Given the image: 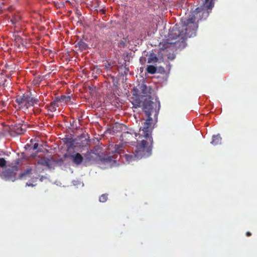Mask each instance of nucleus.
<instances>
[{
    "instance_id": "obj_1",
    "label": "nucleus",
    "mask_w": 257,
    "mask_h": 257,
    "mask_svg": "<svg viewBox=\"0 0 257 257\" xmlns=\"http://www.w3.org/2000/svg\"><path fill=\"white\" fill-rule=\"evenodd\" d=\"M209 13L202 7L196 8L187 19H182L180 24L175 25L170 30L168 38L160 43L161 49L174 50L184 47L186 39L196 35L199 21L206 19Z\"/></svg>"
},
{
    "instance_id": "obj_2",
    "label": "nucleus",
    "mask_w": 257,
    "mask_h": 257,
    "mask_svg": "<svg viewBox=\"0 0 257 257\" xmlns=\"http://www.w3.org/2000/svg\"><path fill=\"white\" fill-rule=\"evenodd\" d=\"M139 89V95H141L142 99H144L143 111L147 117L144 125L153 127V123L157 121L160 108V102L157 98L153 101L154 98L150 95L151 89L145 84L141 85Z\"/></svg>"
},
{
    "instance_id": "obj_3",
    "label": "nucleus",
    "mask_w": 257,
    "mask_h": 257,
    "mask_svg": "<svg viewBox=\"0 0 257 257\" xmlns=\"http://www.w3.org/2000/svg\"><path fill=\"white\" fill-rule=\"evenodd\" d=\"M153 127L143 125L142 130L140 129L139 138L142 140L136 146L135 153L123 155L125 161L130 163L143 157H148L151 154L153 140L152 132Z\"/></svg>"
},
{
    "instance_id": "obj_4",
    "label": "nucleus",
    "mask_w": 257,
    "mask_h": 257,
    "mask_svg": "<svg viewBox=\"0 0 257 257\" xmlns=\"http://www.w3.org/2000/svg\"><path fill=\"white\" fill-rule=\"evenodd\" d=\"M63 163L62 159H55L52 157H41L37 161L38 165L46 166L49 169L54 168L57 165L61 166Z\"/></svg>"
},
{
    "instance_id": "obj_5",
    "label": "nucleus",
    "mask_w": 257,
    "mask_h": 257,
    "mask_svg": "<svg viewBox=\"0 0 257 257\" xmlns=\"http://www.w3.org/2000/svg\"><path fill=\"white\" fill-rule=\"evenodd\" d=\"M137 136V134L136 133L132 134L127 132H124L121 136V141L124 143L134 145L137 141V139H136Z\"/></svg>"
},
{
    "instance_id": "obj_6",
    "label": "nucleus",
    "mask_w": 257,
    "mask_h": 257,
    "mask_svg": "<svg viewBox=\"0 0 257 257\" xmlns=\"http://www.w3.org/2000/svg\"><path fill=\"white\" fill-rule=\"evenodd\" d=\"M29 94H24L21 96H18L16 102L18 104L19 108L27 109L29 102Z\"/></svg>"
},
{
    "instance_id": "obj_7",
    "label": "nucleus",
    "mask_w": 257,
    "mask_h": 257,
    "mask_svg": "<svg viewBox=\"0 0 257 257\" xmlns=\"http://www.w3.org/2000/svg\"><path fill=\"white\" fill-rule=\"evenodd\" d=\"M131 102L133 105V107L136 108L141 107L142 103H144V99L141 98V95L138 94L137 93H134L131 97Z\"/></svg>"
},
{
    "instance_id": "obj_8",
    "label": "nucleus",
    "mask_w": 257,
    "mask_h": 257,
    "mask_svg": "<svg viewBox=\"0 0 257 257\" xmlns=\"http://www.w3.org/2000/svg\"><path fill=\"white\" fill-rule=\"evenodd\" d=\"M2 175L7 180L14 181L16 179V173L9 169L4 171L2 172Z\"/></svg>"
},
{
    "instance_id": "obj_9",
    "label": "nucleus",
    "mask_w": 257,
    "mask_h": 257,
    "mask_svg": "<svg viewBox=\"0 0 257 257\" xmlns=\"http://www.w3.org/2000/svg\"><path fill=\"white\" fill-rule=\"evenodd\" d=\"M71 158L73 159V162L77 165L81 164L83 160V157L78 153L75 155H71Z\"/></svg>"
},
{
    "instance_id": "obj_10",
    "label": "nucleus",
    "mask_w": 257,
    "mask_h": 257,
    "mask_svg": "<svg viewBox=\"0 0 257 257\" xmlns=\"http://www.w3.org/2000/svg\"><path fill=\"white\" fill-rule=\"evenodd\" d=\"M109 150L113 153L121 154L122 152V145H112L109 146Z\"/></svg>"
},
{
    "instance_id": "obj_11",
    "label": "nucleus",
    "mask_w": 257,
    "mask_h": 257,
    "mask_svg": "<svg viewBox=\"0 0 257 257\" xmlns=\"http://www.w3.org/2000/svg\"><path fill=\"white\" fill-rule=\"evenodd\" d=\"M214 5V0H205L201 7L207 11L209 10L211 11L213 8Z\"/></svg>"
},
{
    "instance_id": "obj_12",
    "label": "nucleus",
    "mask_w": 257,
    "mask_h": 257,
    "mask_svg": "<svg viewBox=\"0 0 257 257\" xmlns=\"http://www.w3.org/2000/svg\"><path fill=\"white\" fill-rule=\"evenodd\" d=\"M32 169L31 167H29L19 175V178L22 179L23 178L29 177L32 174Z\"/></svg>"
},
{
    "instance_id": "obj_13",
    "label": "nucleus",
    "mask_w": 257,
    "mask_h": 257,
    "mask_svg": "<svg viewBox=\"0 0 257 257\" xmlns=\"http://www.w3.org/2000/svg\"><path fill=\"white\" fill-rule=\"evenodd\" d=\"M57 100L52 101L50 103L48 106V110L51 112H54L56 110L57 108L59 106Z\"/></svg>"
},
{
    "instance_id": "obj_14",
    "label": "nucleus",
    "mask_w": 257,
    "mask_h": 257,
    "mask_svg": "<svg viewBox=\"0 0 257 257\" xmlns=\"http://www.w3.org/2000/svg\"><path fill=\"white\" fill-rule=\"evenodd\" d=\"M71 99V97L69 95H61V96L56 98L57 101L66 103L70 101Z\"/></svg>"
},
{
    "instance_id": "obj_15",
    "label": "nucleus",
    "mask_w": 257,
    "mask_h": 257,
    "mask_svg": "<svg viewBox=\"0 0 257 257\" xmlns=\"http://www.w3.org/2000/svg\"><path fill=\"white\" fill-rule=\"evenodd\" d=\"M38 99L34 97H32L29 95V102L28 104V109L31 106H34V105L38 104L39 102Z\"/></svg>"
},
{
    "instance_id": "obj_16",
    "label": "nucleus",
    "mask_w": 257,
    "mask_h": 257,
    "mask_svg": "<svg viewBox=\"0 0 257 257\" xmlns=\"http://www.w3.org/2000/svg\"><path fill=\"white\" fill-rule=\"evenodd\" d=\"M23 126L24 125L21 124L16 125L14 127V130L17 134L21 135L23 134L25 131ZM24 126H25L24 125Z\"/></svg>"
},
{
    "instance_id": "obj_17",
    "label": "nucleus",
    "mask_w": 257,
    "mask_h": 257,
    "mask_svg": "<svg viewBox=\"0 0 257 257\" xmlns=\"http://www.w3.org/2000/svg\"><path fill=\"white\" fill-rule=\"evenodd\" d=\"M221 138L218 135L213 136L212 137V141L211 143L213 145H217L221 144Z\"/></svg>"
},
{
    "instance_id": "obj_18",
    "label": "nucleus",
    "mask_w": 257,
    "mask_h": 257,
    "mask_svg": "<svg viewBox=\"0 0 257 257\" xmlns=\"http://www.w3.org/2000/svg\"><path fill=\"white\" fill-rule=\"evenodd\" d=\"M77 45L81 51L85 50L88 48V45L82 40L79 41Z\"/></svg>"
},
{
    "instance_id": "obj_19",
    "label": "nucleus",
    "mask_w": 257,
    "mask_h": 257,
    "mask_svg": "<svg viewBox=\"0 0 257 257\" xmlns=\"http://www.w3.org/2000/svg\"><path fill=\"white\" fill-rule=\"evenodd\" d=\"M158 57L154 54H151L148 59L149 63H156L158 61Z\"/></svg>"
},
{
    "instance_id": "obj_20",
    "label": "nucleus",
    "mask_w": 257,
    "mask_h": 257,
    "mask_svg": "<svg viewBox=\"0 0 257 257\" xmlns=\"http://www.w3.org/2000/svg\"><path fill=\"white\" fill-rule=\"evenodd\" d=\"M146 70L148 73L154 74L157 72V68L153 65H148Z\"/></svg>"
},
{
    "instance_id": "obj_21",
    "label": "nucleus",
    "mask_w": 257,
    "mask_h": 257,
    "mask_svg": "<svg viewBox=\"0 0 257 257\" xmlns=\"http://www.w3.org/2000/svg\"><path fill=\"white\" fill-rule=\"evenodd\" d=\"M93 152L91 150L88 151L85 154L84 157L86 158V160L88 161H90L92 159V155L93 154Z\"/></svg>"
},
{
    "instance_id": "obj_22",
    "label": "nucleus",
    "mask_w": 257,
    "mask_h": 257,
    "mask_svg": "<svg viewBox=\"0 0 257 257\" xmlns=\"http://www.w3.org/2000/svg\"><path fill=\"white\" fill-rule=\"evenodd\" d=\"M107 194H103L100 196L99 197V201L101 202H105L107 200Z\"/></svg>"
},
{
    "instance_id": "obj_23",
    "label": "nucleus",
    "mask_w": 257,
    "mask_h": 257,
    "mask_svg": "<svg viewBox=\"0 0 257 257\" xmlns=\"http://www.w3.org/2000/svg\"><path fill=\"white\" fill-rule=\"evenodd\" d=\"M6 160L3 158H0V167H4L6 166Z\"/></svg>"
},
{
    "instance_id": "obj_24",
    "label": "nucleus",
    "mask_w": 257,
    "mask_h": 257,
    "mask_svg": "<svg viewBox=\"0 0 257 257\" xmlns=\"http://www.w3.org/2000/svg\"><path fill=\"white\" fill-rule=\"evenodd\" d=\"M158 71H159V72H160L161 73H165V70L164 68L162 67H160L159 68Z\"/></svg>"
},
{
    "instance_id": "obj_25",
    "label": "nucleus",
    "mask_w": 257,
    "mask_h": 257,
    "mask_svg": "<svg viewBox=\"0 0 257 257\" xmlns=\"http://www.w3.org/2000/svg\"><path fill=\"white\" fill-rule=\"evenodd\" d=\"M38 144L35 143L33 146V150H36L38 148Z\"/></svg>"
},
{
    "instance_id": "obj_26",
    "label": "nucleus",
    "mask_w": 257,
    "mask_h": 257,
    "mask_svg": "<svg viewBox=\"0 0 257 257\" xmlns=\"http://www.w3.org/2000/svg\"><path fill=\"white\" fill-rule=\"evenodd\" d=\"M119 46H122L124 47L125 46V43L123 41H121L118 44Z\"/></svg>"
},
{
    "instance_id": "obj_27",
    "label": "nucleus",
    "mask_w": 257,
    "mask_h": 257,
    "mask_svg": "<svg viewBox=\"0 0 257 257\" xmlns=\"http://www.w3.org/2000/svg\"><path fill=\"white\" fill-rule=\"evenodd\" d=\"M3 6L4 3L3 2V0H0V9L3 8Z\"/></svg>"
},
{
    "instance_id": "obj_28",
    "label": "nucleus",
    "mask_w": 257,
    "mask_h": 257,
    "mask_svg": "<svg viewBox=\"0 0 257 257\" xmlns=\"http://www.w3.org/2000/svg\"><path fill=\"white\" fill-rule=\"evenodd\" d=\"M11 22L13 24H16V23H17V21L16 19H12L11 20Z\"/></svg>"
},
{
    "instance_id": "obj_29",
    "label": "nucleus",
    "mask_w": 257,
    "mask_h": 257,
    "mask_svg": "<svg viewBox=\"0 0 257 257\" xmlns=\"http://www.w3.org/2000/svg\"><path fill=\"white\" fill-rule=\"evenodd\" d=\"M251 232H250L249 231H247V232H246V235L247 236H251Z\"/></svg>"
},
{
    "instance_id": "obj_30",
    "label": "nucleus",
    "mask_w": 257,
    "mask_h": 257,
    "mask_svg": "<svg viewBox=\"0 0 257 257\" xmlns=\"http://www.w3.org/2000/svg\"><path fill=\"white\" fill-rule=\"evenodd\" d=\"M27 185H28L29 186H34V185L32 184H28V183H27Z\"/></svg>"
}]
</instances>
